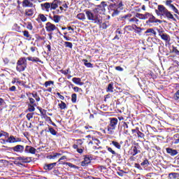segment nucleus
I'll use <instances>...</instances> for the list:
<instances>
[{
	"label": "nucleus",
	"instance_id": "nucleus-1",
	"mask_svg": "<svg viewBox=\"0 0 179 179\" xmlns=\"http://www.w3.org/2000/svg\"><path fill=\"white\" fill-rule=\"evenodd\" d=\"M27 61H31V62H39L40 64H44L43 61H41L40 58L37 57H22L18 59L16 63L15 69L17 72H24L27 69Z\"/></svg>",
	"mask_w": 179,
	"mask_h": 179
},
{
	"label": "nucleus",
	"instance_id": "nucleus-2",
	"mask_svg": "<svg viewBox=\"0 0 179 179\" xmlns=\"http://www.w3.org/2000/svg\"><path fill=\"white\" fill-rule=\"evenodd\" d=\"M155 13L160 17H166L168 20H173V22H177V19L174 17V15L171 13V11L169 10L164 5H158L157 9L155 10Z\"/></svg>",
	"mask_w": 179,
	"mask_h": 179
},
{
	"label": "nucleus",
	"instance_id": "nucleus-3",
	"mask_svg": "<svg viewBox=\"0 0 179 179\" xmlns=\"http://www.w3.org/2000/svg\"><path fill=\"white\" fill-rule=\"evenodd\" d=\"M147 19L148 20L145 22V24L150 27H152L153 24L154 26H159V24H162V23H163L162 20L157 19L152 13H148Z\"/></svg>",
	"mask_w": 179,
	"mask_h": 179
},
{
	"label": "nucleus",
	"instance_id": "nucleus-4",
	"mask_svg": "<svg viewBox=\"0 0 179 179\" xmlns=\"http://www.w3.org/2000/svg\"><path fill=\"white\" fill-rule=\"evenodd\" d=\"M85 15L87 18L91 22H93V23L100 24V23L102 22L101 18H100V15L96 12H93L92 10H86Z\"/></svg>",
	"mask_w": 179,
	"mask_h": 179
},
{
	"label": "nucleus",
	"instance_id": "nucleus-5",
	"mask_svg": "<svg viewBox=\"0 0 179 179\" xmlns=\"http://www.w3.org/2000/svg\"><path fill=\"white\" fill-rule=\"evenodd\" d=\"M109 120L110 123L107 126L108 134V135H114V131H115V128L118 125V119L117 117H110Z\"/></svg>",
	"mask_w": 179,
	"mask_h": 179
},
{
	"label": "nucleus",
	"instance_id": "nucleus-6",
	"mask_svg": "<svg viewBox=\"0 0 179 179\" xmlns=\"http://www.w3.org/2000/svg\"><path fill=\"white\" fill-rule=\"evenodd\" d=\"M76 141V143L73 145V149H75L77 153L82 155V153H83V152L85 151V147H83V141H82V139H78Z\"/></svg>",
	"mask_w": 179,
	"mask_h": 179
},
{
	"label": "nucleus",
	"instance_id": "nucleus-7",
	"mask_svg": "<svg viewBox=\"0 0 179 179\" xmlns=\"http://www.w3.org/2000/svg\"><path fill=\"white\" fill-rule=\"evenodd\" d=\"M128 128V124L126 122H122L121 124H119L118 131L119 132H122V134H125V135H129Z\"/></svg>",
	"mask_w": 179,
	"mask_h": 179
},
{
	"label": "nucleus",
	"instance_id": "nucleus-8",
	"mask_svg": "<svg viewBox=\"0 0 179 179\" xmlns=\"http://www.w3.org/2000/svg\"><path fill=\"white\" fill-rule=\"evenodd\" d=\"M7 148V150H10L12 152H15L16 153H23L24 152V145H17L14 147H6Z\"/></svg>",
	"mask_w": 179,
	"mask_h": 179
},
{
	"label": "nucleus",
	"instance_id": "nucleus-9",
	"mask_svg": "<svg viewBox=\"0 0 179 179\" xmlns=\"http://www.w3.org/2000/svg\"><path fill=\"white\" fill-rule=\"evenodd\" d=\"M66 159V156H62L60 159H59L57 163L59 164H64L65 166H69L71 169H75L76 170H79V166L71 163V162H61V160H65Z\"/></svg>",
	"mask_w": 179,
	"mask_h": 179
},
{
	"label": "nucleus",
	"instance_id": "nucleus-10",
	"mask_svg": "<svg viewBox=\"0 0 179 179\" xmlns=\"http://www.w3.org/2000/svg\"><path fill=\"white\" fill-rule=\"evenodd\" d=\"M12 160H19L20 162H22V163H31L33 162V157H17L16 158L11 157Z\"/></svg>",
	"mask_w": 179,
	"mask_h": 179
},
{
	"label": "nucleus",
	"instance_id": "nucleus-11",
	"mask_svg": "<svg viewBox=\"0 0 179 179\" xmlns=\"http://www.w3.org/2000/svg\"><path fill=\"white\" fill-rule=\"evenodd\" d=\"M58 28L55 24L51 23V22H47L45 24V30L46 31H48V33H52L55 30H57Z\"/></svg>",
	"mask_w": 179,
	"mask_h": 179
},
{
	"label": "nucleus",
	"instance_id": "nucleus-12",
	"mask_svg": "<svg viewBox=\"0 0 179 179\" xmlns=\"http://www.w3.org/2000/svg\"><path fill=\"white\" fill-rule=\"evenodd\" d=\"M37 150L34 147L26 145L24 148V153H30L31 155H36Z\"/></svg>",
	"mask_w": 179,
	"mask_h": 179
},
{
	"label": "nucleus",
	"instance_id": "nucleus-13",
	"mask_svg": "<svg viewBox=\"0 0 179 179\" xmlns=\"http://www.w3.org/2000/svg\"><path fill=\"white\" fill-rule=\"evenodd\" d=\"M7 143H16L17 142H22V138H15L13 136H10L8 138L6 141Z\"/></svg>",
	"mask_w": 179,
	"mask_h": 179
},
{
	"label": "nucleus",
	"instance_id": "nucleus-14",
	"mask_svg": "<svg viewBox=\"0 0 179 179\" xmlns=\"http://www.w3.org/2000/svg\"><path fill=\"white\" fill-rule=\"evenodd\" d=\"M92 163V157H89V156L85 155L84 157V160L81 162L82 167H86L89 166Z\"/></svg>",
	"mask_w": 179,
	"mask_h": 179
},
{
	"label": "nucleus",
	"instance_id": "nucleus-15",
	"mask_svg": "<svg viewBox=\"0 0 179 179\" xmlns=\"http://www.w3.org/2000/svg\"><path fill=\"white\" fill-rule=\"evenodd\" d=\"M42 10L45 12H50L51 10L50 3L46 2L41 4Z\"/></svg>",
	"mask_w": 179,
	"mask_h": 179
},
{
	"label": "nucleus",
	"instance_id": "nucleus-16",
	"mask_svg": "<svg viewBox=\"0 0 179 179\" xmlns=\"http://www.w3.org/2000/svg\"><path fill=\"white\" fill-rule=\"evenodd\" d=\"M58 162H54L51 164H45L43 166L44 170H48V171H50V170H52L57 166V164Z\"/></svg>",
	"mask_w": 179,
	"mask_h": 179
},
{
	"label": "nucleus",
	"instance_id": "nucleus-17",
	"mask_svg": "<svg viewBox=\"0 0 179 179\" xmlns=\"http://www.w3.org/2000/svg\"><path fill=\"white\" fill-rule=\"evenodd\" d=\"M148 12H146L145 14L137 13L136 14V19H141V20H146V19H148Z\"/></svg>",
	"mask_w": 179,
	"mask_h": 179
},
{
	"label": "nucleus",
	"instance_id": "nucleus-18",
	"mask_svg": "<svg viewBox=\"0 0 179 179\" xmlns=\"http://www.w3.org/2000/svg\"><path fill=\"white\" fill-rule=\"evenodd\" d=\"M166 153H168L169 155H171V156H176V155H178V151H177V150H173L172 148H166Z\"/></svg>",
	"mask_w": 179,
	"mask_h": 179
},
{
	"label": "nucleus",
	"instance_id": "nucleus-19",
	"mask_svg": "<svg viewBox=\"0 0 179 179\" xmlns=\"http://www.w3.org/2000/svg\"><path fill=\"white\" fill-rule=\"evenodd\" d=\"M161 38L162 40H163L164 41H165V43H170L171 38L170 37V35L167 34H164L163 35H161Z\"/></svg>",
	"mask_w": 179,
	"mask_h": 179
},
{
	"label": "nucleus",
	"instance_id": "nucleus-20",
	"mask_svg": "<svg viewBox=\"0 0 179 179\" xmlns=\"http://www.w3.org/2000/svg\"><path fill=\"white\" fill-rule=\"evenodd\" d=\"M134 30V27L131 25H127L124 27V34H129V31Z\"/></svg>",
	"mask_w": 179,
	"mask_h": 179
},
{
	"label": "nucleus",
	"instance_id": "nucleus-21",
	"mask_svg": "<svg viewBox=\"0 0 179 179\" xmlns=\"http://www.w3.org/2000/svg\"><path fill=\"white\" fill-rule=\"evenodd\" d=\"M23 8H33V3L30 2L29 0H23L22 1Z\"/></svg>",
	"mask_w": 179,
	"mask_h": 179
},
{
	"label": "nucleus",
	"instance_id": "nucleus-22",
	"mask_svg": "<svg viewBox=\"0 0 179 179\" xmlns=\"http://www.w3.org/2000/svg\"><path fill=\"white\" fill-rule=\"evenodd\" d=\"M58 0H54L52 3H50V10H55L57 8H58Z\"/></svg>",
	"mask_w": 179,
	"mask_h": 179
},
{
	"label": "nucleus",
	"instance_id": "nucleus-23",
	"mask_svg": "<svg viewBox=\"0 0 179 179\" xmlns=\"http://www.w3.org/2000/svg\"><path fill=\"white\" fill-rule=\"evenodd\" d=\"M72 82L75 83V85H79L80 86H83V83L82 82V79L80 78H73Z\"/></svg>",
	"mask_w": 179,
	"mask_h": 179
},
{
	"label": "nucleus",
	"instance_id": "nucleus-24",
	"mask_svg": "<svg viewBox=\"0 0 179 179\" xmlns=\"http://www.w3.org/2000/svg\"><path fill=\"white\" fill-rule=\"evenodd\" d=\"M37 107V104H28V109L27 111H29V113H34V111H36V108Z\"/></svg>",
	"mask_w": 179,
	"mask_h": 179
},
{
	"label": "nucleus",
	"instance_id": "nucleus-25",
	"mask_svg": "<svg viewBox=\"0 0 179 179\" xmlns=\"http://www.w3.org/2000/svg\"><path fill=\"white\" fill-rule=\"evenodd\" d=\"M33 15H34V9L33 8H29V9H27L25 10V16H33Z\"/></svg>",
	"mask_w": 179,
	"mask_h": 179
},
{
	"label": "nucleus",
	"instance_id": "nucleus-26",
	"mask_svg": "<svg viewBox=\"0 0 179 179\" xmlns=\"http://www.w3.org/2000/svg\"><path fill=\"white\" fill-rule=\"evenodd\" d=\"M100 143H101L100 140L93 137H92V141L89 142V145H96L97 146H99Z\"/></svg>",
	"mask_w": 179,
	"mask_h": 179
},
{
	"label": "nucleus",
	"instance_id": "nucleus-27",
	"mask_svg": "<svg viewBox=\"0 0 179 179\" xmlns=\"http://www.w3.org/2000/svg\"><path fill=\"white\" fill-rule=\"evenodd\" d=\"M149 33L150 34L149 36H152V34L153 36H156L157 34L156 31H155L153 28H149L145 31V34H148Z\"/></svg>",
	"mask_w": 179,
	"mask_h": 179
},
{
	"label": "nucleus",
	"instance_id": "nucleus-28",
	"mask_svg": "<svg viewBox=\"0 0 179 179\" xmlns=\"http://www.w3.org/2000/svg\"><path fill=\"white\" fill-rule=\"evenodd\" d=\"M134 33H136V34H139V36H141V34H142V31L144 30V29L136 25H134Z\"/></svg>",
	"mask_w": 179,
	"mask_h": 179
},
{
	"label": "nucleus",
	"instance_id": "nucleus-29",
	"mask_svg": "<svg viewBox=\"0 0 179 179\" xmlns=\"http://www.w3.org/2000/svg\"><path fill=\"white\" fill-rule=\"evenodd\" d=\"M24 37H26L27 40H31V35L29 31L25 30L22 31Z\"/></svg>",
	"mask_w": 179,
	"mask_h": 179
},
{
	"label": "nucleus",
	"instance_id": "nucleus-30",
	"mask_svg": "<svg viewBox=\"0 0 179 179\" xmlns=\"http://www.w3.org/2000/svg\"><path fill=\"white\" fill-rule=\"evenodd\" d=\"M106 92H110V93H113L114 92V83H110L108 84V87L106 89Z\"/></svg>",
	"mask_w": 179,
	"mask_h": 179
},
{
	"label": "nucleus",
	"instance_id": "nucleus-31",
	"mask_svg": "<svg viewBox=\"0 0 179 179\" xmlns=\"http://www.w3.org/2000/svg\"><path fill=\"white\" fill-rule=\"evenodd\" d=\"M47 132H50V134H51V135L53 136H56L57 134H58V132L56 131L52 127H48Z\"/></svg>",
	"mask_w": 179,
	"mask_h": 179
},
{
	"label": "nucleus",
	"instance_id": "nucleus-32",
	"mask_svg": "<svg viewBox=\"0 0 179 179\" xmlns=\"http://www.w3.org/2000/svg\"><path fill=\"white\" fill-rule=\"evenodd\" d=\"M138 153H141V150H139V148H138V147L134 146L133 148V152H131V156H136Z\"/></svg>",
	"mask_w": 179,
	"mask_h": 179
},
{
	"label": "nucleus",
	"instance_id": "nucleus-33",
	"mask_svg": "<svg viewBox=\"0 0 179 179\" xmlns=\"http://www.w3.org/2000/svg\"><path fill=\"white\" fill-rule=\"evenodd\" d=\"M77 19L79 20H86V15H85V13H80L77 15Z\"/></svg>",
	"mask_w": 179,
	"mask_h": 179
},
{
	"label": "nucleus",
	"instance_id": "nucleus-34",
	"mask_svg": "<svg viewBox=\"0 0 179 179\" xmlns=\"http://www.w3.org/2000/svg\"><path fill=\"white\" fill-rule=\"evenodd\" d=\"M53 22H55V23H59V22H61V16L54 14Z\"/></svg>",
	"mask_w": 179,
	"mask_h": 179
},
{
	"label": "nucleus",
	"instance_id": "nucleus-35",
	"mask_svg": "<svg viewBox=\"0 0 179 179\" xmlns=\"http://www.w3.org/2000/svg\"><path fill=\"white\" fill-rule=\"evenodd\" d=\"M99 26V29H101V30H106V29H107V27H108V25H107L106 22H101L100 24H97Z\"/></svg>",
	"mask_w": 179,
	"mask_h": 179
},
{
	"label": "nucleus",
	"instance_id": "nucleus-36",
	"mask_svg": "<svg viewBox=\"0 0 179 179\" xmlns=\"http://www.w3.org/2000/svg\"><path fill=\"white\" fill-rule=\"evenodd\" d=\"M129 22L130 23H136V24H138V23L139 22V20L138 18H136V16L129 19Z\"/></svg>",
	"mask_w": 179,
	"mask_h": 179
},
{
	"label": "nucleus",
	"instance_id": "nucleus-37",
	"mask_svg": "<svg viewBox=\"0 0 179 179\" xmlns=\"http://www.w3.org/2000/svg\"><path fill=\"white\" fill-rule=\"evenodd\" d=\"M173 143H175V145H177V143H179V134H176L173 136Z\"/></svg>",
	"mask_w": 179,
	"mask_h": 179
},
{
	"label": "nucleus",
	"instance_id": "nucleus-38",
	"mask_svg": "<svg viewBox=\"0 0 179 179\" xmlns=\"http://www.w3.org/2000/svg\"><path fill=\"white\" fill-rule=\"evenodd\" d=\"M60 110H65L66 108V103L65 102L61 101V103L58 104Z\"/></svg>",
	"mask_w": 179,
	"mask_h": 179
},
{
	"label": "nucleus",
	"instance_id": "nucleus-39",
	"mask_svg": "<svg viewBox=\"0 0 179 179\" xmlns=\"http://www.w3.org/2000/svg\"><path fill=\"white\" fill-rule=\"evenodd\" d=\"M64 47L66 48H71V49H72L73 47V44H72V43H71V42L65 41L64 42Z\"/></svg>",
	"mask_w": 179,
	"mask_h": 179
},
{
	"label": "nucleus",
	"instance_id": "nucleus-40",
	"mask_svg": "<svg viewBox=\"0 0 179 179\" xmlns=\"http://www.w3.org/2000/svg\"><path fill=\"white\" fill-rule=\"evenodd\" d=\"M31 96H32V97H34V99H35V100H36L37 102H38V101H40V100H41V98H40V96H38V94H37V92H36V93H32V94H31Z\"/></svg>",
	"mask_w": 179,
	"mask_h": 179
},
{
	"label": "nucleus",
	"instance_id": "nucleus-41",
	"mask_svg": "<svg viewBox=\"0 0 179 179\" xmlns=\"http://www.w3.org/2000/svg\"><path fill=\"white\" fill-rule=\"evenodd\" d=\"M38 19H40V20H41L42 22H47V17H45V15H44V14H39L38 16Z\"/></svg>",
	"mask_w": 179,
	"mask_h": 179
},
{
	"label": "nucleus",
	"instance_id": "nucleus-42",
	"mask_svg": "<svg viewBox=\"0 0 179 179\" xmlns=\"http://www.w3.org/2000/svg\"><path fill=\"white\" fill-rule=\"evenodd\" d=\"M78 100V95L76 94H71V103H76V101Z\"/></svg>",
	"mask_w": 179,
	"mask_h": 179
},
{
	"label": "nucleus",
	"instance_id": "nucleus-43",
	"mask_svg": "<svg viewBox=\"0 0 179 179\" xmlns=\"http://www.w3.org/2000/svg\"><path fill=\"white\" fill-rule=\"evenodd\" d=\"M136 136H138V138H139L140 139H145V134L142 133L141 131H139V129L137 131Z\"/></svg>",
	"mask_w": 179,
	"mask_h": 179
},
{
	"label": "nucleus",
	"instance_id": "nucleus-44",
	"mask_svg": "<svg viewBox=\"0 0 179 179\" xmlns=\"http://www.w3.org/2000/svg\"><path fill=\"white\" fill-rule=\"evenodd\" d=\"M138 129L139 128L138 127H136V129H131V135L133 137L137 136Z\"/></svg>",
	"mask_w": 179,
	"mask_h": 179
},
{
	"label": "nucleus",
	"instance_id": "nucleus-45",
	"mask_svg": "<svg viewBox=\"0 0 179 179\" xmlns=\"http://www.w3.org/2000/svg\"><path fill=\"white\" fill-rule=\"evenodd\" d=\"M112 145H113V146L117 149H121V144L117 141H112Z\"/></svg>",
	"mask_w": 179,
	"mask_h": 179
},
{
	"label": "nucleus",
	"instance_id": "nucleus-46",
	"mask_svg": "<svg viewBox=\"0 0 179 179\" xmlns=\"http://www.w3.org/2000/svg\"><path fill=\"white\" fill-rule=\"evenodd\" d=\"M132 17L131 14H127V15H123V16H120L119 17L118 20H124V19H128V17Z\"/></svg>",
	"mask_w": 179,
	"mask_h": 179
},
{
	"label": "nucleus",
	"instance_id": "nucleus-47",
	"mask_svg": "<svg viewBox=\"0 0 179 179\" xmlns=\"http://www.w3.org/2000/svg\"><path fill=\"white\" fill-rule=\"evenodd\" d=\"M73 90H74V92L76 93H83V90H82V88H79L78 87H73Z\"/></svg>",
	"mask_w": 179,
	"mask_h": 179
},
{
	"label": "nucleus",
	"instance_id": "nucleus-48",
	"mask_svg": "<svg viewBox=\"0 0 179 179\" xmlns=\"http://www.w3.org/2000/svg\"><path fill=\"white\" fill-rule=\"evenodd\" d=\"M150 163H149V160L148 159H145L141 164V166H145V167H148Z\"/></svg>",
	"mask_w": 179,
	"mask_h": 179
},
{
	"label": "nucleus",
	"instance_id": "nucleus-49",
	"mask_svg": "<svg viewBox=\"0 0 179 179\" xmlns=\"http://www.w3.org/2000/svg\"><path fill=\"white\" fill-rule=\"evenodd\" d=\"M172 52H174L176 55H179V50L177 49V47L174 45L172 46Z\"/></svg>",
	"mask_w": 179,
	"mask_h": 179
},
{
	"label": "nucleus",
	"instance_id": "nucleus-50",
	"mask_svg": "<svg viewBox=\"0 0 179 179\" xmlns=\"http://www.w3.org/2000/svg\"><path fill=\"white\" fill-rule=\"evenodd\" d=\"M166 6L170 8L173 5V0H166L165 1Z\"/></svg>",
	"mask_w": 179,
	"mask_h": 179
},
{
	"label": "nucleus",
	"instance_id": "nucleus-51",
	"mask_svg": "<svg viewBox=\"0 0 179 179\" xmlns=\"http://www.w3.org/2000/svg\"><path fill=\"white\" fill-rule=\"evenodd\" d=\"M36 38L37 41H44V40H45V36H41L40 35H37Z\"/></svg>",
	"mask_w": 179,
	"mask_h": 179
},
{
	"label": "nucleus",
	"instance_id": "nucleus-52",
	"mask_svg": "<svg viewBox=\"0 0 179 179\" xmlns=\"http://www.w3.org/2000/svg\"><path fill=\"white\" fill-rule=\"evenodd\" d=\"M169 8H171V9L174 12V13L179 15L178 9L177 8H176L173 4H172L171 6V7H169Z\"/></svg>",
	"mask_w": 179,
	"mask_h": 179
},
{
	"label": "nucleus",
	"instance_id": "nucleus-53",
	"mask_svg": "<svg viewBox=\"0 0 179 179\" xmlns=\"http://www.w3.org/2000/svg\"><path fill=\"white\" fill-rule=\"evenodd\" d=\"M51 85H54V81L52 80H49V81H46L44 84V86L45 87H48V86H51Z\"/></svg>",
	"mask_w": 179,
	"mask_h": 179
},
{
	"label": "nucleus",
	"instance_id": "nucleus-54",
	"mask_svg": "<svg viewBox=\"0 0 179 179\" xmlns=\"http://www.w3.org/2000/svg\"><path fill=\"white\" fill-rule=\"evenodd\" d=\"M3 62L4 65H9V63L10 62V60L8 57H4L3 59Z\"/></svg>",
	"mask_w": 179,
	"mask_h": 179
},
{
	"label": "nucleus",
	"instance_id": "nucleus-55",
	"mask_svg": "<svg viewBox=\"0 0 179 179\" xmlns=\"http://www.w3.org/2000/svg\"><path fill=\"white\" fill-rule=\"evenodd\" d=\"M38 110H39V111H40V113L42 115H43V116L47 115V110L45 109H43L41 108H39Z\"/></svg>",
	"mask_w": 179,
	"mask_h": 179
},
{
	"label": "nucleus",
	"instance_id": "nucleus-56",
	"mask_svg": "<svg viewBox=\"0 0 179 179\" xmlns=\"http://www.w3.org/2000/svg\"><path fill=\"white\" fill-rule=\"evenodd\" d=\"M173 99L176 101L179 100V90L173 94Z\"/></svg>",
	"mask_w": 179,
	"mask_h": 179
},
{
	"label": "nucleus",
	"instance_id": "nucleus-57",
	"mask_svg": "<svg viewBox=\"0 0 179 179\" xmlns=\"http://www.w3.org/2000/svg\"><path fill=\"white\" fill-rule=\"evenodd\" d=\"M118 15H120V10H113V12L112 13V17H115V16H118Z\"/></svg>",
	"mask_w": 179,
	"mask_h": 179
},
{
	"label": "nucleus",
	"instance_id": "nucleus-58",
	"mask_svg": "<svg viewBox=\"0 0 179 179\" xmlns=\"http://www.w3.org/2000/svg\"><path fill=\"white\" fill-rule=\"evenodd\" d=\"M61 153L55 152L53 155H50L49 159H55L57 156H61Z\"/></svg>",
	"mask_w": 179,
	"mask_h": 179
},
{
	"label": "nucleus",
	"instance_id": "nucleus-59",
	"mask_svg": "<svg viewBox=\"0 0 179 179\" xmlns=\"http://www.w3.org/2000/svg\"><path fill=\"white\" fill-rule=\"evenodd\" d=\"M33 115H34V113H27L26 117L27 119L28 120V121H30V120H31V118H33Z\"/></svg>",
	"mask_w": 179,
	"mask_h": 179
},
{
	"label": "nucleus",
	"instance_id": "nucleus-60",
	"mask_svg": "<svg viewBox=\"0 0 179 179\" xmlns=\"http://www.w3.org/2000/svg\"><path fill=\"white\" fill-rule=\"evenodd\" d=\"M108 152H110V153H112V155H117V152L113 150V148L110 147H107Z\"/></svg>",
	"mask_w": 179,
	"mask_h": 179
},
{
	"label": "nucleus",
	"instance_id": "nucleus-61",
	"mask_svg": "<svg viewBox=\"0 0 179 179\" xmlns=\"http://www.w3.org/2000/svg\"><path fill=\"white\" fill-rule=\"evenodd\" d=\"M61 73H63V75H68L69 73V69H67L66 70H60Z\"/></svg>",
	"mask_w": 179,
	"mask_h": 179
},
{
	"label": "nucleus",
	"instance_id": "nucleus-62",
	"mask_svg": "<svg viewBox=\"0 0 179 179\" xmlns=\"http://www.w3.org/2000/svg\"><path fill=\"white\" fill-rule=\"evenodd\" d=\"M27 29H28V30H33V24L31 22H28Z\"/></svg>",
	"mask_w": 179,
	"mask_h": 179
},
{
	"label": "nucleus",
	"instance_id": "nucleus-63",
	"mask_svg": "<svg viewBox=\"0 0 179 179\" xmlns=\"http://www.w3.org/2000/svg\"><path fill=\"white\" fill-rule=\"evenodd\" d=\"M29 104H36V100H34V99L31 98V97H29Z\"/></svg>",
	"mask_w": 179,
	"mask_h": 179
},
{
	"label": "nucleus",
	"instance_id": "nucleus-64",
	"mask_svg": "<svg viewBox=\"0 0 179 179\" xmlns=\"http://www.w3.org/2000/svg\"><path fill=\"white\" fill-rule=\"evenodd\" d=\"M85 66L87 68H93V64L88 62V63H85Z\"/></svg>",
	"mask_w": 179,
	"mask_h": 179
}]
</instances>
